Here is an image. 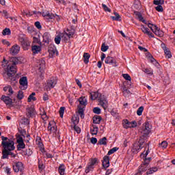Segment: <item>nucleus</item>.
Instances as JSON below:
<instances>
[{"label":"nucleus","instance_id":"obj_42","mask_svg":"<svg viewBox=\"0 0 175 175\" xmlns=\"http://www.w3.org/2000/svg\"><path fill=\"white\" fill-rule=\"evenodd\" d=\"M89 164H90L92 166L95 167V165H98V159L96 158L91 159Z\"/></svg>","mask_w":175,"mask_h":175},{"label":"nucleus","instance_id":"obj_39","mask_svg":"<svg viewBox=\"0 0 175 175\" xmlns=\"http://www.w3.org/2000/svg\"><path fill=\"white\" fill-rule=\"evenodd\" d=\"M59 173L60 175L65 174V165H60L59 167Z\"/></svg>","mask_w":175,"mask_h":175},{"label":"nucleus","instance_id":"obj_51","mask_svg":"<svg viewBox=\"0 0 175 175\" xmlns=\"http://www.w3.org/2000/svg\"><path fill=\"white\" fill-rule=\"evenodd\" d=\"M17 98L18 99H23V98H24V92L21 90H19L17 94Z\"/></svg>","mask_w":175,"mask_h":175},{"label":"nucleus","instance_id":"obj_12","mask_svg":"<svg viewBox=\"0 0 175 175\" xmlns=\"http://www.w3.org/2000/svg\"><path fill=\"white\" fill-rule=\"evenodd\" d=\"M27 116L28 118H32L36 114V112L35 111V108H33V106H31L27 108Z\"/></svg>","mask_w":175,"mask_h":175},{"label":"nucleus","instance_id":"obj_26","mask_svg":"<svg viewBox=\"0 0 175 175\" xmlns=\"http://www.w3.org/2000/svg\"><path fill=\"white\" fill-rule=\"evenodd\" d=\"M78 100L81 106H87V104L88 103V101L87 100V98H85V96H81Z\"/></svg>","mask_w":175,"mask_h":175},{"label":"nucleus","instance_id":"obj_50","mask_svg":"<svg viewBox=\"0 0 175 175\" xmlns=\"http://www.w3.org/2000/svg\"><path fill=\"white\" fill-rule=\"evenodd\" d=\"M102 6H103V10H105V12H108L109 13H111V10L109 7H107V5L103 3Z\"/></svg>","mask_w":175,"mask_h":175},{"label":"nucleus","instance_id":"obj_2","mask_svg":"<svg viewBox=\"0 0 175 175\" xmlns=\"http://www.w3.org/2000/svg\"><path fill=\"white\" fill-rule=\"evenodd\" d=\"M1 146L3 147L2 154H8V151H14V142L7 137L1 136Z\"/></svg>","mask_w":175,"mask_h":175},{"label":"nucleus","instance_id":"obj_36","mask_svg":"<svg viewBox=\"0 0 175 175\" xmlns=\"http://www.w3.org/2000/svg\"><path fill=\"white\" fill-rule=\"evenodd\" d=\"M142 129L148 131V132H151V126H150L149 122H146L144 124H143Z\"/></svg>","mask_w":175,"mask_h":175},{"label":"nucleus","instance_id":"obj_33","mask_svg":"<svg viewBox=\"0 0 175 175\" xmlns=\"http://www.w3.org/2000/svg\"><path fill=\"white\" fill-rule=\"evenodd\" d=\"M113 14H115V16H111V18H112V20L113 21H121V16H120V14L117 12H113Z\"/></svg>","mask_w":175,"mask_h":175},{"label":"nucleus","instance_id":"obj_9","mask_svg":"<svg viewBox=\"0 0 175 175\" xmlns=\"http://www.w3.org/2000/svg\"><path fill=\"white\" fill-rule=\"evenodd\" d=\"M12 166L14 172H15V173H18V172L24 170V165L20 161L14 162Z\"/></svg>","mask_w":175,"mask_h":175},{"label":"nucleus","instance_id":"obj_17","mask_svg":"<svg viewBox=\"0 0 175 175\" xmlns=\"http://www.w3.org/2000/svg\"><path fill=\"white\" fill-rule=\"evenodd\" d=\"M103 166L104 169H107L110 166V159L109 156H105L103 161Z\"/></svg>","mask_w":175,"mask_h":175},{"label":"nucleus","instance_id":"obj_14","mask_svg":"<svg viewBox=\"0 0 175 175\" xmlns=\"http://www.w3.org/2000/svg\"><path fill=\"white\" fill-rule=\"evenodd\" d=\"M105 64H111L113 66H114L115 68L118 66V65H117V61H116V59H114V57L111 56L107 57L105 58Z\"/></svg>","mask_w":175,"mask_h":175},{"label":"nucleus","instance_id":"obj_1","mask_svg":"<svg viewBox=\"0 0 175 175\" xmlns=\"http://www.w3.org/2000/svg\"><path fill=\"white\" fill-rule=\"evenodd\" d=\"M5 62V63H3ZM18 64V59L16 57L10 58L9 61L6 63V59L3 58L2 66H7L5 70L8 77H13L17 72V67L16 66Z\"/></svg>","mask_w":175,"mask_h":175},{"label":"nucleus","instance_id":"obj_15","mask_svg":"<svg viewBox=\"0 0 175 175\" xmlns=\"http://www.w3.org/2000/svg\"><path fill=\"white\" fill-rule=\"evenodd\" d=\"M148 163H144L141 165V167H139V172L135 174V175H141L142 172H146V170H148Z\"/></svg>","mask_w":175,"mask_h":175},{"label":"nucleus","instance_id":"obj_54","mask_svg":"<svg viewBox=\"0 0 175 175\" xmlns=\"http://www.w3.org/2000/svg\"><path fill=\"white\" fill-rule=\"evenodd\" d=\"M61 118L64 117V113H65V107H61L59 111Z\"/></svg>","mask_w":175,"mask_h":175},{"label":"nucleus","instance_id":"obj_53","mask_svg":"<svg viewBox=\"0 0 175 175\" xmlns=\"http://www.w3.org/2000/svg\"><path fill=\"white\" fill-rule=\"evenodd\" d=\"M164 53L166 57H167V58H172V53H170V51H169V49H165Z\"/></svg>","mask_w":175,"mask_h":175},{"label":"nucleus","instance_id":"obj_59","mask_svg":"<svg viewBox=\"0 0 175 175\" xmlns=\"http://www.w3.org/2000/svg\"><path fill=\"white\" fill-rule=\"evenodd\" d=\"M93 112L95 114H100V108H99V107H94L93 109Z\"/></svg>","mask_w":175,"mask_h":175},{"label":"nucleus","instance_id":"obj_21","mask_svg":"<svg viewBox=\"0 0 175 175\" xmlns=\"http://www.w3.org/2000/svg\"><path fill=\"white\" fill-rule=\"evenodd\" d=\"M128 88H129L128 85L126 87V85H123L122 91L123 92L124 96H125L126 98H128V96L131 95V92L128 90Z\"/></svg>","mask_w":175,"mask_h":175},{"label":"nucleus","instance_id":"obj_63","mask_svg":"<svg viewBox=\"0 0 175 175\" xmlns=\"http://www.w3.org/2000/svg\"><path fill=\"white\" fill-rule=\"evenodd\" d=\"M35 25L38 29H42V25H40V22L37 21L35 23Z\"/></svg>","mask_w":175,"mask_h":175},{"label":"nucleus","instance_id":"obj_61","mask_svg":"<svg viewBox=\"0 0 175 175\" xmlns=\"http://www.w3.org/2000/svg\"><path fill=\"white\" fill-rule=\"evenodd\" d=\"M155 9L157 12H163V8L162 5H157Z\"/></svg>","mask_w":175,"mask_h":175},{"label":"nucleus","instance_id":"obj_34","mask_svg":"<svg viewBox=\"0 0 175 175\" xmlns=\"http://www.w3.org/2000/svg\"><path fill=\"white\" fill-rule=\"evenodd\" d=\"M123 126L126 129H128V128H133L131 122H129L128 120H124Z\"/></svg>","mask_w":175,"mask_h":175},{"label":"nucleus","instance_id":"obj_29","mask_svg":"<svg viewBox=\"0 0 175 175\" xmlns=\"http://www.w3.org/2000/svg\"><path fill=\"white\" fill-rule=\"evenodd\" d=\"M142 27V31L144 32V33H146L148 36H150L151 38H154V35H152V33H150L148 31V28L144 27L143 25H141Z\"/></svg>","mask_w":175,"mask_h":175},{"label":"nucleus","instance_id":"obj_23","mask_svg":"<svg viewBox=\"0 0 175 175\" xmlns=\"http://www.w3.org/2000/svg\"><path fill=\"white\" fill-rule=\"evenodd\" d=\"M38 65H39L38 69L40 72H43V70H44V68L46 67V62L44 61V59H42L39 60Z\"/></svg>","mask_w":175,"mask_h":175},{"label":"nucleus","instance_id":"obj_19","mask_svg":"<svg viewBox=\"0 0 175 175\" xmlns=\"http://www.w3.org/2000/svg\"><path fill=\"white\" fill-rule=\"evenodd\" d=\"M48 131L51 132H57V127L55 126V122L51 121L48 126Z\"/></svg>","mask_w":175,"mask_h":175},{"label":"nucleus","instance_id":"obj_41","mask_svg":"<svg viewBox=\"0 0 175 175\" xmlns=\"http://www.w3.org/2000/svg\"><path fill=\"white\" fill-rule=\"evenodd\" d=\"M94 167H94V165H92L89 163L85 170V173H90V172H92Z\"/></svg>","mask_w":175,"mask_h":175},{"label":"nucleus","instance_id":"obj_64","mask_svg":"<svg viewBox=\"0 0 175 175\" xmlns=\"http://www.w3.org/2000/svg\"><path fill=\"white\" fill-rule=\"evenodd\" d=\"M150 162H151V157L144 159V163H148V165H149Z\"/></svg>","mask_w":175,"mask_h":175},{"label":"nucleus","instance_id":"obj_48","mask_svg":"<svg viewBox=\"0 0 175 175\" xmlns=\"http://www.w3.org/2000/svg\"><path fill=\"white\" fill-rule=\"evenodd\" d=\"M144 110V107L143 106L139 107V109L137 110V116H142V114H143Z\"/></svg>","mask_w":175,"mask_h":175},{"label":"nucleus","instance_id":"obj_25","mask_svg":"<svg viewBox=\"0 0 175 175\" xmlns=\"http://www.w3.org/2000/svg\"><path fill=\"white\" fill-rule=\"evenodd\" d=\"M134 14H135L137 18H138L139 21H142V23H144V24H147V22H146V20H144V18H143L142 13L139 12H134Z\"/></svg>","mask_w":175,"mask_h":175},{"label":"nucleus","instance_id":"obj_44","mask_svg":"<svg viewBox=\"0 0 175 175\" xmlns=\"http://www.w3.org/2000/svg\"><path fill=\"white\" fill-rule=\"evenodd\" d=\"M10 33H12V32L9 28H5L2 31V35H3V36H6V35H10Z\"/></svg>","mask_w":175,"mask_h":175},{"label":"nucleus","instance_id":"obj_3","mask_svg":"<svg viewBox=\"0 0 175 175\" xmlns=\"http://www.w3.org/2000/svg\"><path fill=\"white\" fill-rule=\"evenodd\" d=\"M90 98L92 100H95V99L98 98L99 105L104 108V110H106V109H107L109 103L105 95L100 94L98 92H92V93H90Z\"/></svg>","mask_w":175,"mask_h":175},{"label":"nucleus","instance_id":"obj_55","mask_svg":"<svg viewBox=\"0 0 175 175\" xmlns=\"http://www.w3.org/2000/svg\"><path fill=\"white\" fill-rule=\"evenodd\" d=\"M109 50V46H106L105 43H103L101 46V51H103L104 53Z\"/></svg>","mask_w":175,"mask_h":175},{"label":"nucleus","instance_id":"obj_58","mask_svg":"<svg viewBox=\"0 0 175 175\" xmlns=\"http://www.w3.org/2000/svg\"><path fill=\"white\" fill-rule=\"evenodd\" d=\"M159 146L162 147V148H166L167 147V142L163 141Z\"/></svg>","mask_w":175,"mask_h":175},{"label":"nucleus","instance_id":"obj_5","mask_svg":"<svg viewBox=\"0 0 175 175\" xmlns=\"http://www.w3.org/2000/svg\"><path fill=\"white\" fill-rule=\"evenodd\" d=\"M75 32V29H67L66 31H64L63 33H60V36L64 42H68L70 38H73Z\"/></svg>","mask_w":175,"mask_h":175},{"label":"nucleus","instance_id":"obj_31","mask_svg":"<svg viewBox=\"0 0 175 175\" xmlns=\"http://www.w3.org/2000/svg\"><path fill=\"white\" fill-rule=\"evenodd\" d=\"M90 57H91V55H90V53H85L83 54V62L85 64H88V62H90Z\"/></svg>","mask_w":175,"mask_h":175},{"label":"nucleus","instance_id":"obj_56","mask_svg":"<svg viewBox=\"0 0 175 175\" xmlns=\"http://www.w3.org/2000/svg\"><path fill=\"white\" fill-rule=\"evenodd\" d=\"M150 62H152V64L156 66L157 68H159V63L157 62V60L154 58H152Z\"/></svg>","mask_w":175,"mask_h":175},{"label":"nucleus","instance_id":"obj_28","mask_svg":"<svg viewBox=\"0 0 175 175\" xmlns=\"http://www.w3.org/2000/svg\"><path fill=\"white\" fill-rule=\"evenodd\" d=\"M122 77H124L125 80H127L128 81H129L128 82L129 83L128 88H131V85H132V82H131L132 78H131V76L129 74H122Z\"/></svg>","mask_w":175,"mask_h":175},{"label":"nucleus","instance_id":"obj_16","mask_svg":"<svg viewBox=\"0 0 175 175\" xmlns=\"http://www.w3.org/2000/svg\"><path fill=\"white\" fill-rule=\"evenodd\" d=\"M140 133L142 134V136L140 137H142L144 139V142H146L147 140V136L150 135V131H148V130H146L144 129H142L139 130Z\"/></svg>","mask_w":175,"mask_h":175},{"label":"nucleus","instance_id":"obj_37","mask_svg":"<svg viewBox=\"0 0 175 175\" xmlns=\"http://www.w3.org/2000/svg\"><path fill=\"white\" fill-rule=\"evenodd\" d=\"M98 128L97 127V126H92V129H91V134L92 135H98Z\"/></svg>","mask_w":175,"mask_h":175},{"label":"nucleus","instance_id":"obj_13","mask_svg":"<svg viewBox=\"0 0 175 175\" xmlns=\"http://www.w3.org/2000/svg\"><path fill=\"white\" fill-rule=\"evenodd\" d=\"M20 53V46L14 44L10 49V54L12 55H17Z\"/></svg>","mask_w":175,"mask_h":175},{"label":"nucleus","instance_id":"obj_40","mask_svg":"<svg viewBox=\"0 0 175 175\" xmlns=\"http://www.w3.org/2000/svg\"><path fill=\"white\" fill-rule=\"evenodd\" d=\"M154 33H155L157 36H159V38H162V36H163V31L159 29V28L154 31Z\"/></svg>","mask_w":175,"mask_h":175},{"label":"nucleus","instance_id":"obj_20","mask_svg":"<svg viewBox=\"0 0 175 175\" xmlns=\"http://www.w3.org/2000/svg\"><path fill=\"white\" fill-rule=\"evenodd\" d=\"M1 100H3L5 105H12V103H13V100L10 98V97L3 95L1 96Z\"/></svg>","mask_w":175,"mask_h":175},{"label":"nucleus","instance_id":"obj_35","mask_svg":"<svg viewBox=\"0 0 175 175\" xmlns=\"http://www.w3.org/2000/svg\"><path fill=\"white\" fill-rule=\"evenodd\" d=\"M35 95H36V93L35 92L31 94L27 98V102H31V100H36V97L35 96Z\"/></svg>","mask_w":175,"mask_h":175},{"label":"nucleus","instance_id":"obj_32","mask_svg":"<svg viewBox=\"0 0 175 175\" xmlns=\"http://www.w3.org/2000/svg\"><path fill=\"white\" fill-rule=\"evenodd\" d=\"M100 121H102V117L99 116L93 117V124H100Z\"/></svg>","mask_w":175,"mask_h":175},{"label":"nucleus","instance_id":"obj_22","mask_svg":"<svg viewBox=\"0 0 175 175\" xmlns=\"http://www.w3.org/2000/svg\"><path fill=\"white\" fill-rule=\"evenodd\" d=\"M31 51L33 55L35 54H39V52L42 51V47L40 46L33 45L31 46Z\"/></svg>","mask_w":175,"mask_h":175},{"label":"nucleus","instance_id":"obj_11","mask_svg":"<svg viewBox=\"0 0 175 175\" xmlns=\"http://www.w3.org/2000/svg\"><path fill=\"white\" fill-rule=\"evenodd\" d=\"M49 53V57L51 58H53L54 55H58V51H57V48L54 46V45H50L48 49Z\"/></svg>","mask_w":175,"mask_h":175},{"label":"nucleus","instance_id":"obj_24","mask_svg":"<svg viewBox=\"0 0 175 175\" xmlns=\"http://www.w3.org/2000/svg\"><path fill=\"white\" fill-rule=\"evenodd\" d=\"M42 38L44 43H46V44H49L51 41V39H50V33H44Z\"/></svg>","mask_w":175,"mask_h":175},{"label":"nucleus","instance_id":"obj_57","mask_svg":"<svg viewBox=\"0 0 175 175\" xmlns=\"http://www.w3.org/2000/svg\"><path fill=\"white\" fill-rule=\"evenodd\" d=\"M144 72L147 75H154L153 71H152V70L151 68H146Z\"/></svg>","mask_w":175,"mask_h":175},{"label":"nucleus","instance_id":"obj_47","mask_svg":"<svg viewBox=\"0 0 175 175\" xmlns=\"http://www.w3.org/2000/svg\"><path fill=\"white\" fill-rule=\"evenodd\" d=\"M153 3L154 5L159 6L160 5H163V3H165V0H154Z\"/></svg>","mask_w":175,"mask_h":175},{"label":"nucleus","instance_id":"obj_10","mask_svg":"<svg viewBox=\"0 0 175 175\" xmlns=\"http://www.w3.org/2000/svg\"><path fill=\"white\" fill-rule=\"evenodd\" d=\"M19 88L21 90H27L28 88V79H27V77H23L19 80Z\"/></svg>","mask_w":175,"mask_h":175},{"label":"nucleus","instance_id":"obj_7","mask_svg":"<svg viewBox=\"0 0 175 175\" xmlns=\"http://www.w3.org/2000/svg\"><path fill=\"white\" fill-rule=\"evenodd\" d=\"M55 85H57V79L55 77H51L47 81L44 90L45 91H50V90L54 88Z\"/></svg>","mask_w":175,"mask_h":175},{"label":"nucleus","instance_id":"obj_49","mask_svg":"<svg viewBox=\"0 0 175 175\" xmlns=\"http://www.w3.org/2000/svg\"><path fill=\"white\" fill-rule=\"evenodd\" d=\"M40 110V116L42 117V120H44L47 116L46 115V111H44V109L42 108Z\"/></svg>","mask_w":175,"mask_h":175},{"label":"nucleus","instance_id":"obj_4","mask_svg":"<svg viewBox=\"0 0 175 175\" xmlns=\"http://www.w3.org/2000/svg\"><path fill=\"white\" fill-rule=\"evenodd\" d=\"M144 144H146V141L142 137H139V140L135 143H134L131 151L134 154H137L144 147Z\"/></svg>","mask_w":175,"mask_h":175},{"label":"nucleus","instance_id":"obj_8","mask_svg":"<svg viewBox=\"0 0 175 175\" xmlns=\"http://www.w3.org/2000/svg\"><path fill=\"white\" fill-rule=\"evenodd\" d=\"M42 16L44 17L46 20H56L57 21H59L61 18L59 16L55 14H53L50 12H42Z\"/></svg>","mask_w":175,"mask_h":175},{"label":"nucleus","instance_id":"obj_27","mask_svg":"<svg viewBox=\"0 0 175 175\" xmlns=\"http://www.w3.org/2000/svg\"><path fill=\"white\" fill-rule=\"evenodd\" d=\"M73 124H74V131H75L76 133H80L81 132V130L80 129V127L77 126V124H79V120L72 119Z\"/></svg>","mask_w":175,"mask_h":175},{"label":"nucleus","instance_id":"obj_18","mask_svg":"<svg viewBox=\"0 0 175 175\" xmlns=\"http://www.w3.org/2000/svg\"><path fill=\"white\" fill-rule=\"evenodd\" d=\"M2 159H8L9 155L11 156V158H16V154L12 152V150H8L7 153H2Z\"/></svg>","mask_w":175,"mask_h":175},{"label":"nucleus","instance_id":"obj_52","mask_svg":"<svg viewBox=\"0 0 175 175\" xmlns=\"http://www.w3.org/2000/svg\"><path fill=\"white\" fill-rule=\"evenodd\" d=\"M118 150V148L114 147L112 149L109 150L107 154L108 155H111V154H114V152H116V151H117Z\"/></svg>","mask_w":175,"mask_h":175},{"label":"nucleus","instance_id":"obj_30","mask_svg":"<svg viewBox=\"0 0 175 175\" xmlns=\"http://www.w3.org/2000/svg\"><path fill=\"white\" fill-rule=\"evenodd\" d=\"M98 144L100 146H107V138L104 137L98 140Z\"/></svg>","mask_w":175,"mask_h":175},{"label":"nucleus","instance_id":"obj_43","mask_svg":"<svg viewBox=\"0 0 175 175\" xmlns=\"http://www.w3.org/2000/svg\"><path fill=\"white\" fill-rule=\"evenodd\" d=\"M155 172H158V168L157 167H152L147 171L146 174H152V173H155Z\"/></svg>","mask_w":175,"mask_h":175},{"label":"nucleus","instance_id":"obj_60","mask_svg":"<svg viewBox=\"0 0 175 175\" xmlns=\"http://www.w3.org/2000/svg\"><path fill=\"white\" fill-rule=\"evenodd\" d=\"M148 152H150V150H146V152L144 153V152H142L140 155L141 158H146V157H147L148 155Z\"/></svg>","mask_w":175,"mask_h":175},{"label":"nucleus","instance_id":"obj_46","mask_svg":"<svg viewBox=\"0 0 175 175\" xmlns=\"http://www.w3.org/2000/svg\"><path fill=\"white\" fill-rule=\"evenodd\" d=\"M23 148H25V144L24 142L18 143L17 149L18 151L23 150Z\"/></svg>","mask_w":175,"mask_h":175},{"label":"nucleus","instance_id":"obj_6","mask_svg":"<svg viewBox=\"0 0 175 175\" xmlns=\"http://www.w3.org/2000/svg\"><path fill=\"white\" fill-rule=\"evenodd\" d=\"M19 42L24 50H28L31 46V41L28 38L22 36L19 37Z\"/></svg>","mask_w":175,"mask_h":175},{"label":"nucleus","instance_id":"obj_38","mask_svg":"<svg viewBox=\"0 0 175 175\" xmlns=\"http://www.w3.org/2000/svg\"><path fill=\"white\" fill-rule=\"evenodd\" d=\"M78 114H79L81 118H84V109L80 105L78 106Z\"/></svg>","mask_w":175,"mask_h":175},{"label":"nucleus","instance_id":"obj_62","mask_svg":"<svg viewBox=\"0 0 175 175\" xmlns=\"http://www.w3.org/2000/svg\"><path fill=\"white\" fill-rule=\"evenodd\" d=\"M90 142L92 144H96V143H98V139L95 137H92Z\"/></svg>","mask_w":175,"mask_h":175},{"label":"nucleus","instance_id":"obj_45","mask_svg":"<svg viewBox=\"0 0 175 175\" xmlns=\"http://www.w3.org/2000/svg\"><path fill=\"white\" fill-rule=\"evenodd\" d=\"M61 38H62L61 37V34L59 33L55 38V42L56 43V44H59V43H61Z\"/></svg>","mask_w":175,"mask_h":175}]
</instances>
